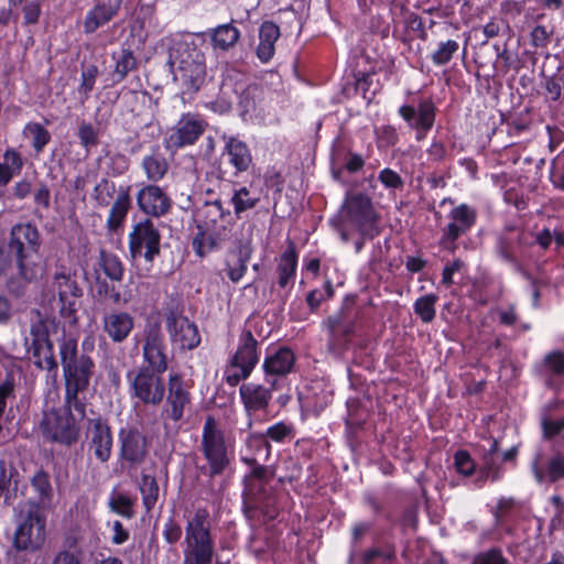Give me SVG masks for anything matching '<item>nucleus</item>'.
Masks as SVG:
<instances>
[{"instance_id": "obj_1", "label": "nucleus", "mask_w": 564, "mask_h": 564, "mask_svg": "<svg viewBox=\"0 0 564 564\" xmlns=\"http://www.w3.org/2000/svg\"><path fill=\"white\" fill-rule=\"evenodd\" d=\"M59 357L65 380V404L79 417L86 415V404L79 393L87 390L95 364L87 355H77V338L64 334L59 339Z\"/></svg>"}, {"instance_id": "obj_2", "label": "nucleus", "mask_w": 564, "mask_h": 564, "mask_svg": "<svg viewBox=\"0 0 564 564\" xmlns=\"http://www.w3.org/2000/svg\"><path fill=\"white\" fill-rule=\"evenodd\" d=\"M167 64L183 93H196L205 82V54L194 41L175 40L170 47Z\"/></svg>"}, {"instance_id": "obj_3", "label": "nucleus", "mask_w": 564, "mask_h": 564, "mask_svg": "<svg viewBox=\"0 0 564 564\" xmlns=\"http://www.w3.org/2000/svg\"><path fill=\"white\" fill-rule=\"evenodd\" d=\"M9 252L17 260V269L23 282H32L43 274L40 249V234L31 224H19L12 227Z\"/></svg>"}, {"instance_id": "obj_4", "label": "nucleus", "mask_w": 564, "mask_h": 564, "mask_svg": "<svg viewBox=\"0 0 564 564\" xmlns=\"http://www.w3.org/2000/svg\"><path fill=\"white\" fill-rule=\"evenodd\" d=\"M210 527L209 513L205 509H197L187 517L183 564H212L215 544Z\"/></svg>"}, {"instance_id": "obj_5", "label": "nucleus", "mask_w": 564, "mask_h": 564, "mask_svg": "<svg viewBox=\"0 0 564 564\" xmlns=\"http://www.w3.org/2000/svg\"><path fill=\"white\" fill-rule=\"evenodd\" d=\"M200 448L207 460V466L199 468L203 474L214 477L223 474L229 466V446L223 429L214 416H207L204 422Z\"/></svg>"}, {"instance_id": "obj_6", "label": "nucleus", "mask_w": 564, "mask_h": 564, "mask_svg": "<svg viewBox=\"0 0 564 564\" xmlns=\"http://www.w3.org/2000/svg\"><path fill=\"white\" fill-rule=\"evenodd\" d=\"M51 292L57 296L56 307L62 317L70 324L77 323V312L84 294L75 271L59 267L55 270L50 284Z\"/></svg>"}, {"instance_id": "obj_7", "label": "nucleus", "mask_w": 564, "mask_h": 564, "mask_svg": "<svg viewBox=\"0 0 564 564\" xmlns=\"http://www.w3.org/2000/svg\"><path fill=\"white\" fill-rule=\"evenodd\" d=\"M21 521L14 534V546L18 550L35 551L45 541V519L39 506L32 501H20L15 508Z\"/></svg>"}, {"instance_id": "obj_8", "label": "nucleus", "mask_w": 564, "mask_h": 564, "mask_svg": "<svg viewBox=\"0 0 564 564\" xmlns=\"http://www.w3.org/2000/svg\"><path fill=\"white\" fill-rule=\"evenodd\" d=\"M258 341L250 330L243 332L237 351L225 368L224 378L230 387L250 377L259 361Z\"/></svg>"}, {"instance_id": "obj_9", "label": "nucleus", "mask_w": 564, "mask_h": 564, "mask_svg": "<svg viewBox=\"0 0 564 564\" xmlns=\"http://www.w3.org/2000/svg\"><path fill=\"white\" fill-rule=\"evenodd\" d=\"M341 223L358 230L361 235H371L377 214L371 198L362 193H347L343 203Z\"/></svg>"}, {"instance_id": "obj_10", "label": "nucleus", "mask_w": 564, "mask_h": 564, "mask_svg": "<svg viewBox=\"0 0 564 564\" xmlns=\"http://www.w3.org/2000/svg\"><path fill=\"white\" fill-rule=\"evenodd\" d=\"M75 410L67 406L65 411H51L45 414L42 422L44 435L64 445H72L78 438L76 422L83 420Z\"/></svg>"}, {"instance_id": "obj_11", "label": "nucleus", "mask_w": 564, "mask_h": 564, "mask_svg": "<svg viewBox=\"0 0 564 564\" xmlns=\"http://www.w3.org/2000/svg\"><path fill=\"white\" fill-rule=\"evenodd\" d=\"M167 394L162 409V417L174 423L181 421L192 403L191 384L181 373L171 372L167 380Z\"/></svg>"}, {"instance_id": "obj_12", "label": "nucleus", "mask_w": 564, "mask_h": 564, "mask_svg": "<svg viewBox=\"0 0 564 564\" xmlns=\"http://www.w3.org/2000/svg\"><path fill=\"white\" fill-rule=\"evenodd\" d=\"M206 122L197 115L185 113L165 134L164 145L167 150H178L193 145L205 132Z\"/></svg>"}, {"instance_id": "obj_13", "label": "nucleus", "mask_w": 564, "mask_h": 564, "mask_svg": "<svg viewBox=\"0 0 564 564\" xmlns=\"http://www.w3.org/2000/svg\"><path fill=\"white\" fill-rule=\"evenodd\" d=\"M53 325L54 321L40 318L32 324L30 338H26V343L31 340L29 352H31L35 359V365L47 370L57 368V362L53 351V344L48 338L50 327Z\"/></svg>"}, {"instance_id": "obj_14", "label": "nucleus", "mask_w": 564, "mask_h": 564, "mask_svg": "<svg viewBox=\"0 0 564 564\" xmlns=\"http://www.w3.org/2000/svg\"><path fill=\"white\" fill-rule=\"evenodd\" d=\"M161 236L151 220L138 223L129 234V250L133 259L144 257L152 261L160 253Z\"/></svg>"}, {"instance_id": "obj_15", "label": "nucleus", "mask_w": 564, "mask_h": 564, "mask_svg": "<svg viewBox=\"0 0 564 564\" xmlns=\"http://www.w3.org/2000/svg\"><path fill=\"white\" fill-rule=\"evenodd\" d=\"M142 356L147 368L156 373L167 370L169 360L164 335L158 323L149 324L144 328Z\"/></svg>"}, {"instance_id": "obj_16", "label": "nucleus", "mask_w": 564, "mask_h": 564, "mask_svg": "<svg viewBox=\"0 0 564 564\" xmlns=\"http://www.w3.org/2000/svg\"><path fill=\"white\" fill-rule=\"evenodd\" d=\"M161 375L149 368H141L131 381L132 395L145 404L159 405L165 394Z\"/></svg>"}, {"instance_id": "obj_17", "label": "nucleus", "mask_w": 564, "mask_h": 564, "mask_svg": "<svg viewBox=\"0 0 564 564\" xmlns=\"http://www.w3.org/2000/svg\"><path fill=\"white\" fill-rule=\"evenodd\" d=\"M265 382L269 387L256 382H248L241 384L239 388L241 402L249 416L257 412L267 411L273 391L280 388L279 379H265Z\"/></svg>"}, {"instance_id": "obj_18", "label": "nucleus", "mask_w": 564, "mask_h": 564, "mask_svg": "<svg viewBox=\"0 0 564 564\" xmlns=\"http://www.w3.org/2000/svg\"><path fill=\"white\" fill-rule=\"evenodd\" d=\"M166 330L172 344L182 350H192L200 343L197 326L181 314L170 312L166 316Z\"/></svg>"}, {"instance_id": "obj_19", "label": "nucleus", "mask_w": 564, "mask_h": 564, "mask_svg": "<svg viewBox=\"0 0 564 564\" xmlns=\"http://www.w3.org/2000/svg\"><path fill=\"white\" fill-rule=\"evenodd\" d=\"M325 325L328 330L327 349L330 354L338 357L348 347L350 336L355 330V321L343 313H338L329 316Z\"/></svg>"}, {"instance_id": "obj_20", "label": "nucleus", "mask_w": 564, "mask_h": 564, "mask_svg": "<svg viewBox=\"0 0 564 564\" xmlns=\"http://www.w3.org/2000/svg\"><path fill=\"white\" fill-rule=\"evenodd\" d=\"M449 223L443 229L442 243H454L460 236L467 234L475 225L477 212L467 204L454 207L449 215Z\"/></svg>"}, {"instance_id": "obj_21", "label": "nucleus", "mask_w": 564, "mask_h": 564, "mask_svg": "<svg viewBox=\"0 0 564 564\" xmlns=\"http://www.w3.org/2000/svg\"><path fill=\"white\" fill-rule=\"evenodd\" d=\"M88 451L100 463H107L111 456L112 434L110 427L101 420L89 421L86 431Z\"/></svg>"}, {"instance_id": "obj_22", "label": "nucleus", "mask_w": 564, "mask_h": 564, "mask_svg": "<svg viewBox=\"0 0 564 564\" xmlns=\"http://www.w3.org/2000/svg\"><path fill=\"white\" fill-rule=\"evenodd\" d=\"M120 455L132 464H141L148 454L147 437L137 429H122L119 433Z\"/></svg>"}, {"instance_id": "obj_23", "label": "nucleus", "mask_w": 564, "mask_h": 564, "mask_svg": "<svg viewBox=\"0 0 564 564\" xmlns=\"http://www.w3.org/2000/svg\"><path fill=\"white\" fill-rule=\"evenodd\" d=\"M525 234L521 228L514 226H507L498 236L496 240L495 250L497 254L507 262H516L518 250L530 245Z\"/></svg>"}, {"instance_id": "obj_24", "label": "nucleus", "mask_w": 564, "mask_h": 564, "mask_svg": "<svg viewBox=\"0 0 564 564\" xmlns=\"http://www.w3.org/2000/svg\"><path fill=\"white\" fill-rule=\"evenodd\" d=\"M137 202L142 212L155 217L163 216L171 208V199L164 191L156 185H147L137 195Z\"/></svg>"}, {"instance_id": "obj_25", "label": "nucleus", "mask_w": 564, "mask_h": 564, "mask_svg": "<svg viewBox=\"0 0 564 564\" xmlns=\"http://www.w3.org/2000/svg\"><path fill=\"white\" fill-rule=\"evenodd\" d=\"M134 327V318L127 312H111L102 317V329L113 343H122Z\"/></svg>"}, {"instance_id": "obj_26", "label": "nucleus", "mask_w": 564, "mask_h": 564, "mask_svg": "<svg viewBox=\"0 0 564 564\" xmlns=\"http://www.w3.org/2000/svg\"><path fill=\"white\" fill-rule=\"evenodd\" d=\"M295 364V355L289 348H279L273 354L265 357L263 361V370L265 379H279L284 378L290 373Z\"/></svg>"}, {"instance_id": "obj_27", "label": "nucleus", "mask_w": 564, "mask_h": 564, "mask_svg": "<svg viewBox=\"0 0 564 564\" xmlns=\"http://www.w3.org/2000/svg\"><path fill=\"white\" fill-rule=\"evenodd\" d=\"M531 469L539 484H543L544 481L555 482L560 479H564V456L557 454L550 458L546 463L545 471L542 454L538 452L531 463Z\"/></svg>"}, {"instance_id": "obj_28", "label": "nucleus", "mask_w": 564, "mask_h": 564, "mask_svg": "<svg viewBox=\"0 0 564 564\" xmlns=\"http://www.w3.org/2000/svg\"><path fill=\"white\" fill-rule=\"evenodd\" d=\"M399 113L412 127L423 131L430 130L435 119V108L430 100H423L417 111L411 106H402Z\"/></svg>"}, {"instance_id": "obj_29", "label": "nucleus", "mask_w": 564, "mask_h": 564, "mask_svg": "<svg viewBox=\"0 0 564 564\" xmlns=\"http://www.w3.org/2000/svg\"><path fill=\"white\" fill-rule=\"evenodd\" d=\"M224 139L226 141L224 155L227 156L229 164L235 167V174L246 172L252 163L248 145L235 137Z\"/></svg>"}, {"instance_id": "obj_30", "label": "nucleus", "mask_w": 564, "mask_h": 564, "mask_svg": "<svg viewBox=\"0 0 564 564\" xmlns=\"http://www.w3.org/2000/svg\"><path fill=\"white\" fill-rule=\"evenodd\" d=\"M121 0L109 3L98 2L90 9L83 22L86 33H94L98 28L108 23L119 11Z\"/></svg>"}, {"instance_id": "obj_31", "label": "nucleus", "mask_w": 564, "mask_h": 564, "mask_svg": "<svg viewBox=\"0 0 564 564\" xmlns=\"http://www.w3.org/2000/svg\"><path fill=\"white\" fill-rule=\"evenodd\" d=\"M250 257L251 248L248 243H240L237 249L228 253L226 271L231 282L237 283L245 275Z\"/></svg>"}, {"instance_id": "obj_32", "label": "nucleus", "mask_w": 564, "mask_h": 564, "mask_svg": "<svg viewBox=\"0 0 564 564\" xmlns=\"http://www.w3.org/2000/svg\"><path fill=\"white\" fill-rule=\"evenodd\" d=\"M280 37V29L271 21H265L259 30V45L257 56L261 62H269L274 55V44Z\"/></svg>"}, {"instance_id": "obj_33", "label": "nucleus", "mask_w": 564, "mask_h": 564, "mask_svg": "<svg viewBox=\"0 0 564 564\" xmlns=\"http://www.w3.org/2000/svg\"><path fill=\"white\" fill-rule=\"evenodd\" d=\"M209 36L214 48L228 51L238 42L240 32L231 23H226L212 29Z\"/></svg>"}, {"instance_id": "obj_34", "label": "nucleus", "mask_w": 564, "mask_h": 564, "mask_svg": "<svg viewBox=\"0 0 564 564\" xmlns=\"http://www.w3.org/2000/svg\"><path fill=\"white\" fill-rule=\"evenodd\" d=\"M499 445L495 440L492 441L490 447L486 451L482 456V468L481 471L485 475L486 479L490 481H497L501 478L502 469H501V457L498 454Z\"/></svg>"}, {"instance_id": "obj_35", "label": "nucleus", "mask_w": 564, "mask_h": 564, "mask_svg": "<svg viewBox=\"0 0 564 564\" xmlns=\"http://www.w3.org/2000/svg\"><path fill=\"white\" fill-rule=\"evenodd\" d=\"M3 163H0V186L10 183L14 175L20 174L23 167V160L14 149H8L3 154Z\"/></svg>"}, {"instance_id": "obj_36", "label": "nucleus", "mask_w": 564, "mask_h": 564, "mask_svg": "<svg viewBox=\"0 0 564 564\" xmlns=\"http://www.w3.org/2000/svg\"><path fill=\"white\" fill-rule=\"evenodd\" d=\"M130 208V196L127 192H121L113 202L108 219L107 228L116 231L123 223Z\"/></svg>"}, {"instance_id": "obj_37", "label": "nucleus", "mask_w": 564, "mask_h": 564, "mask_svg": "<svg viewBox=\"0 0 564 564\" xmlns=\"http://www.w3.org/2000/svg\"><path fill=\"white\" fill-rule=\"evenodd\" d=\"M297 256L293 248H289L281 256L280 263L278 265L279 285L281 288L288 286L293 280L296 271Z\"/></svg>"}, {"instance_id": "obj_38", "label": "nucleus", "mask_w": 564, "mask_h": 564, "mask_svg": "<svg viewBox=\"0 0 564 564\" xmlns=\"http://www.w3.org/2000/svg\"><path fill=\"white\" fill-rule=\"evenodd\" d=\"M143 506L148 511L154 508L159 499V485L155 476L143 471L139 484Z\"/></svg>"}, {"instance_id": "obj_39", "label": "nucleus", "mask_w": 564, "mask_h": 564, "mask_svg": "<svg viewBox=\"0 0 564 564\" xmlns=\"http://www.w3.org/2000/svg\"><path fill=\"white\" fill-rule=\"evenodd\" d=\"M142 167L148 180L159 182L167 173L169 164L161 154H151L143 159Z\"/></svg>"}, {"instance_id": "obj_40", "label": "nucleus", "mask_w": 564, "mask_h": 564, "mask_svg": "<svg viewBox=\"0 0 564 564\" xmlns=\"http://www.w3.org/2000/svg\"><path fill=\"white\" fill-rule=\"evenodd\" d=\"M23 133L26 138L31 139L32 147L40 153L51 140V133L40 123L30 122L24 129Z\"/></svg>"}, {"instance_id": "obj_41", "label": "nucleus", "mask_w": 564, "mask_h": 564, "mask_svg": "<svg viewBox=\"0 0 564 564\" xmlns=\"http://www.w3.org/2000/svg\"><path fill=\"white\" fill-rule=\"evenodd\" d=\"M113 58L116 59L113 78L116 82H121L129 72L135 68L137 62L133 53L127 48H122L118 54H113Z\"/></svg>"}, {"instance_id": "obj_42", "label": "nucleus", "mask_w": 564, "mask_h": 564, "mask_svg": "<svg viewBox=\"0 0 564 564\" xmlns=\"http://www.w3.org/2000/svg\"><path fill=\"white\" fill-rule=\"evenodd\" d=\"M0 275L8 276V288L14 292L19 293L21 290V281H23L17 269V262L12 263V261L9 259V256H7L3 252H0Z\"/></svg>"}, {"instance_id": "obj_43", "label": "nucleus", "mask_w": 564, "mask_h": 564, "mask_svg": "<svg viewBox=\"0 0 564 564\" xmlns=\"http://www.w3.org/2000/svg\"><path fill=\"white\" fill-rule=\"evenodd\" d=\"M99 264L104 273L112 281H121L123 276V265L115 254L101 252Z\"/></svg>"}, {"instance_id": "obj_44", "label": "nucleus", "mask_w": 564, "mask_h": 564, "mask_svg": "<svg viewBox=\"0 0 564 564\" xmlns=\"http://www.w3.org/2000/svg\"><path fill=\"white\" fill-rule=\"evenodd\" d=\"M437 296L435 294H426L419 297L414 303V312L424 323H430L435 317V304Z\"/></svg>"}, {"instance_id": "obj_45", "label": "nucleus", "mask_w": 564, "mask_h": 564, "mask_svg": "<svg viewBox=\"0 0 564 564\" xmlns=\"http://www.w3.org/2000/svg\"><path fill=\"white\" fill-rule=\"evenodd\" d=\"M258 200L259 199L257 197H252L250 195V192L247 187H241L240 189H238L231 198V202L235 207V213L237 215L253 208Z\"/></svg>"}, {"instance_id": "obj_46", "label": "nucleus", "mask_w": 564, "mask_h": 564, "mask_svg": "<svg viewBox=\"0 0 564 564\" xmlns=\"http://www.w3.org/2000/svg\"><path fill=\"white\" fill-rule=\"evenodd\" d=\"M458 50V43L454 40L440 43L438 48L433 53L432 61L436 65L448 63Z\"/></svg>"}, {"instance_id": "obj_47", "label": "nucleus", "mask_w": 564, "mask_h": 564, "mask_svg": "<svg viewBox=\"0 0 564 564\" xmlns=\"http://www.w3.org/2000/svg\"><path fill=\"white\" fill-rule=\"evenodd\" d=\"M32 487L40 495L42 501L50 500L52 497V486L50 477L43 470H39L32 477Z\"/></svg>"}, {"instance_id": "obj_48", "label": "nucleus", "mask_w": 564, "mask_h": 564, "mask_svg": "<svg viewBox=\"0 0 564 564\" xmlns=\"http://www.w3.org/2000/svg\"><path fill=\"white\" fill-rule=\"evenodd\" d=\"M543 366L551 375L564 376V352L554 350L545 355Z\"/></svg>"}, {"instance_id": "obj_49", "label": "nucleus", "mask_w": 564, "mask_h": 564, "mask_svg": "<svg viewBox=\"0 0 564 564\" xmlns=\"http://www.w3.org/2000/svg\"><path fill=\"white\" fill-rule=\"evenodd\" d=\"M219 247V242L213 236L203 232L198 234L193 240V248L199 257H204Z\"/></svg>"}, {"instance_id": "obj_50", "label": "nucleus", "mask_w": 564, "mask_h": 564, "mask_svg": "<svg viewBox=\"0 0 564 564\" xmlns=\"http://www.w3.org/2000/svg\"><path fill=\"white\" fill-rule=\"evenodd\" d=\"M110 509L126 518H132V501L130 498L123 495H115L109 500Z\"/></svg>"}, {"instance_id": "obj_51", "label": "nucleus", "mask_w": 564, "mask_h": 564, "mask_svg": "<svg viewBox=\"0 0 564 564\" xmlns=\"http://www.w3.org/2000/svg\"><path fill=\"white\" fill-rule=\"evenodd\" d=\"M293 426L291 424H286L285 422H278L271 426H269L265 431L267 438H270L273 442H283L288 437H292Z\"/></svg>"}, {"instance_id": "obj_52", "label": "nucleus", "mask_w": 564, "mask_h": 564, "mask_svg": "<svg viewBox=\"0 0 564 564\" xmlns=\"http://www.w3.org/2000/svg\"><path fill=\"white\" fill-rule=\"evenodd\" d=\"M392 557V551L390 550H380V549H371L362 553L361 563L362 564H389L390 558Z\"/></svg>"}, {"instance_id": "obj_53", "label": "nucleus", "mask_w": 564, "mask_h": 564, "mask_svg": "<svg viewBox=\"0 0 564 564\" xmlns=\"http://www.w3.org/2000/svg\"><path fill=\"white\" fill-rule=\"evenodd\" d=\"M77 135L79 138L80 144L87 151H89L91 147H95L98 143L97 131L90 123L83 122L78 128Z\"/></svg>"}, {"instance_id": "obj_54", "label": "nucleus", "mask_w": 564, "mask_h": 564, "mask_svg": "<svg viewBox=\"0 0 564 564\" xmlns=\"http://www.w3.org/2000/svg\"><path fill=\"white\" fill-rule=\"evenodd\" d=\"M115 192V185L106 180H102L95 187V199L99 206H108L112 194Z\"/></svg>"}, {"instance_id": "obj_55", "label": "nucleus", "mask_w": 564, "mask_h": 564, "mask_svg": "<svg viewBox=\"0 0 564 564\" xmlns=\"http://www.w3.org/2000/svg\"><path fill=\"white\" fill-rule=\"evenodd\" d=\"M455 467L457 471L464 476H469L475 469V464L470 455L465 451H458L455 454Z\"/></svg>"}, {"instance_id": "obj_56", "label": "nucleus", "mask_w": 564, "mask_h": 564, "mask_svg": "<svg viewBox=\"0 0 564 564\" xmlns=\"http://www.w3.org/2000/svg\"><path fill=\"white\" fill-rule=\"evenodd\" d=\"M471 564H508L500 550L491 549L478 554Z\"/></svg>"}, {"instance_id": "obj_57", "label": "nucleus", "mask_w": 564, "mask_h": 564, "mask_svg": "<svg viewBox=\"0 0 564 564\" xmlns=\"http://www.w3.org/2000/svg\"><path fill=\"white\" fill-rule=\"evenodd\" d=\"M24 24L37 23L41 15V2L32 0L23 3L22 8Z\"/></svg>"}, {"instance_id": "obj_58", "label": "nucleus", "mask_w": 564, "mask_h": 564, "mask_svg": "<svg viewBox=\"0 0 564 564\" xmlns=\"http://www.w3.org/2000/svg\"><path fill=\"white\" fill-rule=\"evenodd\" d=\"M379 180L388 188H400L403 185L401 176L391 169H383L379 173Z\"/></svg>"}, {"instance_id": "obj_59", "label": "nucleus", "mask_w": 564, "mask_h": 564, "mask_svg": "<svg viewBox=\"0 0 564 564\" xmlns=\"http://www.w3.org/2000/svg\"><path fill=\"white\" fill-rule=\"evenodd\" d=\"M551 35L552 32H549L545 26L536 25L531 32V44L534 47H546Z\"/></svg>"}, {"instance_id": "obj_60", "label": "nucleus", "mask_w": 564, "mask_h": 564, "mask_svg": "<svg viewBox=\"0 0 564 564\" xmlns=\"http://www.w3.org/2000/svg\"><path fill=\"white\" fill-rule=\"evenodd\" d=\"M97 74L98 68L95 65H89L82 72L80 89L84 90L85 94L93 90Z\"/></svg>"}, {"instance_id": "obj_61", "label": "nucleus", "mask_w": 564, "mask_h": 564, "mask_svg": "<svg viewBox=\"0 0 564 564\" xmlns=\"http://www.w3.org/2000/svg\"><path fill=\"white\" fill-rule=\"evenodd\" d=\"M182 535V528L172 519H170L163 529V536L170 544L176 543Z\"/></svg>"}, {"instance_id": "obj_62", "label": "nucleus", "mask_w": 564, "mask_h": 564, "mask_svg": "<svg viewBox=\"0 0 564 564\" xmlns=\"http://www.w3.org/2000/svg\"><path fill=\"white\" fill-rule=\"evenodd\" d=\"M14 393V383L11 376L4 380L3 383L0 384V417L2 416L4 409L7 406V400L12 397Z\"/></svg>"}, {"instance_id": "obj_63", "label": "nucleus", "mask_w": 564, "mask_h": 564, "mask_svg": "<svg viewBox=\"0 0 564 564\" xmlns=\"http://www.w3.org/2000/svg\"><path fill=\"white\" fill-rule=\"evenodd\" d=\"M562 79L555 77H547L544 83V88L551 100L557 101L562 93Z\"/></svg>"}, {"instance_id": "obj_64", "label": "nucleus", "mask_w": 564, "mask_h": 564, "mask_svg": "<svg viewBox=\"0 0 564 564\" xmlns=\"http://www.w3.org/2000/svg\"><path fill=\"white\" fill-rule=\"evenodd\" d=\"M53 564H80V561L75 554L64 551L55 556Z\"/></svg>"}]
</instances>
